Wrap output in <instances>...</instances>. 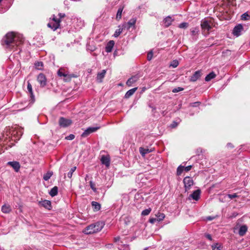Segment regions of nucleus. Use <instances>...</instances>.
Masks as SVG:
<instances>
[{
  "mask_svg": "<svg viewBox=\"0 0 250 250\" xmlns=\"http://www.w3.org/2000/svg\"><path fill=\"white\" fill-rule=\"evenodd\" d=\"M201 104L200 102H196L190 104V105L192 107H197Z\"/></svg>",
  "mask_w": 250,
  "mask_h": 250,
  "instance_id": "09e8293b",
  "label": "nucleus"
},
{
  "mask_svg": "<svg viewBox=\"0 0 250 250\" xmlns=\"http://www.w3.org/2000/svg\"><path fill=\"white\" fill-rule=\"evenodd\" d=\"M75 138V135L74 134H70L69 135L66 136L65 137V139L68 140H72Z\"/></svg>",
  "mask_w": 250,
  "mask_h": 250,
  "instance_id": "de8ad7c7",
  "label": "nucleus"
},
{
  "mask_svg": "<svg viewBox=\"0 0 250 250\" xmlns=\"http://www.w3.org/2000/svg\"><path fill=\"white\" fill-rule=\"evenodd\" d=\"M216 77V74L213 72H211L209 73L205 78V81L206 82H209L211 79L214 78Z\"/></svg>",
  "mask_w": 250,
  "mask_h": 250,
  "instance_id": "7c9ffc66",
  "label": "nucleus"
},
{
  "mask_svg": "<svg viewBox=\"0 0 250 250\" xmlns=\"http://www.w3.org/2000/svg\"><path fill=\"white\" fill-rule=\"evenodd\" d=\"M43 64L42 62H37L35 63V66L36 69L39 70L42 69Z\"/></svg>",
  "mask_w": 250,
  "mask_h": 250,
  "instance_id": "72a5a7b5",
  "label": "nucleus"
},
{
  "mask_svg": "<svg viewBox=\"0 0 250 250\" xmlns=\"http://www.w3.org/2000/svg\"><path fill=\"white\" fill-rule=\"evenodd\" d=\"M39 205L44 207L45 208L48 210H51L52 208L51 203L49 200H44L42 201L39 202Z\"/></svg>",
  "mask_w": 250,
  "mask_h": 250,
  "instance_id": "ddd939ff",
  "label": "nucleus"
},
{
  "mask_svg": "<svg viewBox=\"0 0 250 250\" xmlns=\"http://www.w3.org/2000/svg\"><path fill=\"white\" fill-rule=\"evenodd\" d=\"M106 72V70L104 69L101 72L98 73L96 80L99 83H102L103 82V79L104 77Z\"/></svg>",
  "mask_w": 250,
  "mask_h": 250,
  "instance_id": "6ab92c4d",
  "label": "nucleus"
},
{
  "mask_svg": "<svg viewBox=\"0 0 250 250\" xmlns=\"http://www.w3.org/2000/svg\"><path fill=\"white\" fill-rule=\"evenodd\" d=\"M139 79V77L137 75L133 76L129 78L127 81L126 84L128 86H130L132 84L136 82Z\"/></svg>",
  "mask_w": 250,
  "mask_h": 250,
  "instance_id": "aec40b11",
  "label": "nucleus"
},
{
  "mask_svg": "<svg viewBox=\"0 0 250 250\" xmlns=\"http://www.w3.org/2000/svg\"><path fill=\"white\" fill-rule=\"evenodd\" d=\"M153 57V52L152 51H150L147 54V58L148 61H150Z\"/></svg>",
  "mask_w": 250,
  "mask_h": 250,
  "instance_id": "49530a36",
  "label": "nucleus"
},
{
  "mask_svg": "<svg viewBox=\"0 0 250 250\" xmlns=\"http://www.w3.org/2000/svg\"><path fill=\"white\" fill-rule=\"evenodd\" d=\"M104 226L103 222H97L95 224L88 226L83 230V232L86 234H92L101 231Z\"/></svg>",
  "mask_w": 250,
  "mask_h": 250,
  "instance_id": "f03ea898",
  "label": "nucleus"
},
{
  "mask_svg": "<svg viewBox=\"0 0 250 250\" xmlns=\"http://www.w3.org/2000/svg\"><path fill=\"white\" fill-rule=\"evenodd\" d=\"M68 76L63 77H64V80L65 82H69L71 80L72 78H75L76 77V75L74 74H69L68 73H67Z\"/></svg>",
  "mask_w": 250,
  "mask_h": 250,
  "instance_id": "f704fd0d",
  "label": "nucleus"
},
{
  "mask_svg": "<svg viewBox=\"0 0 250 250\" xmlns=\"http://www.w3.org/2000/svg\"><path fill=\"white\" fill-rule=\"evenodd\" d=\"M174 21V19L170 16L166 17L163 21V24L165 27L169 26L172 22Z\"/></svg>",
  "mask_w": 250,
  "mask_h": 250,
  "instance_id": "2eb2a0df",
  "label": "nucleus"
},
{
  "mask_svg": "<svg viewBox=\"0 0 250 250\" xmlns=\"http://www.w3.org/2000/svg\"><path fill=\"white\" fill-rule=\"evenodd\" d=\"M114 41L112 40L110 41L109 42H108L105 48V51L107 53L111 52L114 47Z\"/></svg>",
  "mask_w": 250,
  "mask_h": 250,
  "instance_id": "412c9836",
  "label": "nucleus"
},
{
  "mask_svg": "<svg viewBox=\"0 0 250 250\" xmlns=\"http://www.w3.org/2000/svg\"><path fill=\"white\" fill-rule=\"evenodd\" d=\"M227 146L228 147H232V148L233 147V146H232V145L231 143H228Z\"/></svg>",
  "mask_w": 250,
  "mask_h": 250,
  "instance_id": "6e6d98bb",
  "label": "nucleus"
},
{
  "mask_svg": "<svg viewBox=\"0 0 250 250\" xmlns=\"http://www.w3.org/2000/svg\"><path fill=\"white\" fill-rule=\"evenodd\" d=\"M201 76V71L199 70L196 71L190 77L189 81L192 82H196L198 79H199L200 78Z\"/></svg>",
  "mask_w": 250,
  "mask_h": 250,
  "instance_id": "a211bd4d",
  "label": "nucleus"
},
{
  "mask_svg": "<svg viewBox=\"0 0 250 250\" xmlns=\"http://www.w3.org/2000/svg\"><path fill=\"white\" fill-rule=\"evenodd\" d=\"M188 22H183L179 24L178 27L181 29H186L188 26Z\"/></svg>",
  "mask_w": 250,
  "mask_h": 250,
  "instance_id": "e433bc0d",
  "label": "nucleus"
},
{
  "mask_svg": "<svg viewBox=\"0 0 250 250\" xmlns=\"http://www.w3.org/2000/svg\"><path fill=\"white\" fill-rule=\"evenodd\" d=\"M201 26L204 32L207 31V34H209V31L211 29V26L208 22L206 21H202Z\"/></svg>",
  "mask_w": 250,
  "mask_h": 250,
  "instance_id": "1a4fd4ad",
  "label": "nucleus"
},
{
  "mask_svg": "<svg viewBox=\"0 0 250 250\" xmlns=\"http://www.w3.org/2000/svg\"><path fill=\"white\" fill-rule=\"evenodd\" d=\"M192 167V166H191V165L188 166L186 167H184V170L187 172L189 171V170H191Z\"/></svg>",
  "mask_w": 250,
  "mask_h": 250,
  "instance_id": "3c124183",
  "label": "nucleus"
},
{
  "mask_svg": "<svg viewBox=\"0 0 250 250\" xmlns=\"http://www.w3.org/2000/svg\"><path fill=\"white\" fill-rule=\"evenodd\" d=\"M53 175V172L52 171H48L45 174H44L43 176V179L45 181H48Z\"/></svg>",
  "mask_w": 250,
  "mask_h": 250,
  "instance_id": "473e14b6",
  "label": "nucleus"
},
{
  "mask_svg": "<svg viewBox=\"0 0 250 250\" xmlns=\"http://www.w3.org/2000/svg\"><path fill=\"white\" fill-rule=\"evenodd\" d=\"M61 20L57 19L54 15L52 16V19L47 24V26L52 29L53 31L56 30L60 27Z\"/></svg>",
  "mask_w": 250,
  "mask_h": 250,
  "instance_id": "7ed1b4c3",
  "label": "nucleus"
},
{
  "mask_svg": "<svg viewBox=\"0 0 250 250\" xmlns=\"http://www.w3.org/2000/svg\"><path fill=\"white\" fill-rule=\"evenodd\" d=\"M91 205L93 208L94 211H97L100 210L101 206L100 203L95 201H92L91 202Z\"/></svg>",
  "mask_w": 250,
  "mask_h": 250,
  "instance_id": "4be33fe9",
  "label": "nucleus"
},
{
  "mask_svg": "<svg viewBox=\"0 0 250 250\" xmlns=\"http://www.w3.org/2000/svg\"><path fill=\"white\" fill-rule=\"evenodd\" d=\"M205 236L209 240H210V241L212 240V237H211V235L210 234H205Z\"/></svg>",
  "mask_w": 250,
  "mask_h": 250,
  "instance_id": "864d4df0",
  "label": "nucleus"
},
{
  "mask_svg": "<svg viewBox=\"0 0 250 250\" xmlns=\"http://www.w3.org/2000/svg\"><path fill=\"white\" fill-rule=\"evenodd\" d=\"M58 188L57 186L54 187L51 189L49 193L52 197H54L58 194Z\"/></svg>",
  "mask_w": 250,
  "mask_h": 250,
  "instance_id": "a878e982",
  "label": "nucleus"
},
{
  "mask_svg": "<svg viewBox=\"0 0 250 250\" xmlns=\"http://www.w3.org/2000/svg\"><path fill=\"white\" fill-rule=\"evenodd\" d=\"M156 221H157L156 218H151L149 220V222L151 224H154Z\"/></svg>",
  "mask_w": 250,
  "mask_h": 250,
  "instance_id": "8fccbe9b",
  "label": "nucleus"
},
{
  "mask_svg": "<svg viewBox=\"0 0 250 250\" xmlns=\"http://www.w3.org/2000/svg\"><path fill=\"white\" fill-rule=\"evenodd\" d=\"M177 125H178L177 123H176V122H175V121H173V122H172V123L171 124V125H170V127H171V128H175V127H176V126H177Z\"/></svg>",
  "mask_w": 250,
  "mask_h": 250,
  "instance_id": "603ef678",
  "label": "nucleus"
},
{
  "mask_svg": "<svg viewBox=\"0 0 250 250\" xmlns=\"http://www.w3.org/2000/svg\"><path fill=\"white\" fill-rule=\"evenodd\" d=\"M100 126L89 127L84 131V132L82 134L81 136L83 138L86 137L91 133L96 132L100 129Z\"/></svg>",
  "mask_w": 250,
  "mask_h": 250,
  "instance_id": "0eeeda50",
  "label": "nucleus"
},
{
  "mask_svg": "<svg viewBox=\"0 0 250 250\" xmlns=\"http://www.w3.org/2000/svg\"><path fill=\"white\" fill-rule=\"evenodd\" d=\"M68 72L65 71V69L63 68H61L58 71L57 74L59 77H66L68 76L67 75Z\"/></svg>",
  "mask_w": 250,
  "mask_h": 250,
  "instance_id": "393cba45",
  "label": "nucleus"
},
{
  "mask_svg": "<svg viewBox=\"0 0 250 250\" xmlns=\"http://www.w3.org/2000/svg\"><path fill=\"white\" fill-rule=\"evenodd\" d=\"M227 196L230 199H232L233 198L238 197V195H237V193H234L233 194H228L227 195Z\"/></svg>",
  "mask_w": 250,
  "mask_h": 250,
  "instance_id": "c03bdc74",
  "label": "nucleus"
},
{
  "mask_svg": "<svg viewBox=\"0 0 250 250\" xmlns=\"http://www.w3.org/2000/svg\"><path fill=\"white\" fill-rule=\"evenodd\" d=\"M102 164L104 165L106 167H108L110 166V158L109 155H103L101 159Z\"/></svg>",
  "mask_w": 250,
  "mask_h": 250,
  "instance_id": "f8f14e48",
  "label": "nucleus"
},
{
  "mask_svg": "<svg viewBox=\"0 0 250 250\" xmlns=\"http://www.w3.org/2000/svg\"><path fill=\"white\" fill-rule=\"evenodd\" d=\"M7 165L11 166L16 172H18L20 168V165L18 162L12 161L8 162Z\"/></svg>",
  "mask_w": 250,
  "mask_h": 250,
  "instance_id": "dca6fc26",
  "label": "nucleus"
},
{
  "mask_svg": "<svg viewBox=\"0 0 250 250\" xmlns=\"http://www.w3.org/2000/svg\"><path fill=\"white\" fill-rule=\"evenodd\" d=\"M72 123V120L64 117H60L59 120V125L62 127H66Z\"/></svg>",
  "mask_w": 250,
  "mask_h": 250,
  "instance_id": "423d86ee",
  "label": "nucleus"
},
{
  "mask_svg": "<svg viewBox=\"0 0 250 250\" xmlns=\"http://www.w3.org/2000/svg\"><path fill=\"white\" fill-rule=\"evenodd\" d=\"M241 19L243 21H249L250 20V16L247 13H245L241 15Z\"/></svg>",
  "mask_w": 250,
  "mask_h": 250,
  "instance_id": "c9c22d12",
  "label": "nucleus"
},
{
  "mask_svg": "<svg viewBox=\"0 0 250 250\" xmlns=\"http://www.w3.org/2000/svg\"><path fill=\"white\" fill-rule=\"evenodd\" d=\"M190 31L192 40L196 41L199 32V28L197 27L192 28L190 29Z\"/></svg>",
  "mask_w": 250,
  "mask_h": 250,
  "instance_id": "4468645a",
  "label": "nucleus"
},
{
  "mask_svg": "<svg viewBox=\"0 0 250 250\" xmlns=\"http://www.w3.org/2000/svg\"><path fill=\"white\" fill-rule=\"evenodd\" d=\"M137 89V87H135L128 90L125 95V98L126 99L129 98L135 93Z\"/></svg>",
  "mask_w": 250,
  "mask_h": 250,
  "instance_id": "5701e85b",
  "label": "nucleus"
},
{
  "mask_svg": "<svg viewBox=\"0 0 250 250\" xmlns=\"http://www.w3.org/2000/svg\"><path fill=\"white\" fill-rule=\"evenodd\" d=\"M125 249H128V246H125Z\"/></svg>",
  "mask_w": 250,
  "mask_h": 250,
  "instance_id": "680f3d73",
  "label": "nucleus"
},
{
  "mask_svg": "<svg viewBox=\"0 0 250 250\" xmlns=\"http://www.w3.org/2000/svg\"><path fill=\"white\" fill-rule=\"evenodd\" d=\"M149 107L152 109V110H155L156 108L155 107H154L153 106H152L151 105H149Z\"/></svg>",
  "mask_w": 250,
  "mask_h": 250,
  "instance_id": "052dcab7",
  "label": "nucleus"
},
{
  "mask_svg": "<svg viewBox=\"0 0 250 250\" xmlns=\"http://www.w3.org/2000/svg\"><path fill=\"white\" fill-rule=\"evenodd\" d=\"M90 186L91 188L93 190L94 192H96L97 189L95 187V185L92 181H90L89 182Z\"/></svg>",
  "mask_w": 250,
  "mask_h": 250,
  "instance_id": "37998d69",
  "label": "nucleus"
},
{
  "mask_svg": "<svg viewBox=\"0 0 250 250\" xmlns=\"http://www.w3.org/2000/svg\"><path fill=\"white\" fill-rule=\"evenodd\" d=\"M237 215V213L234 212V213H233V215H232V216H233V217H235V216H236Z\"/></svg>",
  "mask_w": 250,
  "mask_h": 250,
  "instance_id": "bf43d9fd",
  "label": "nucleus"
},
{
  "mask_svg": "<svg viewBox=\"0 0 250 250\" xmlns=\"http://www.w3.org/2000/svg\"><path fill=\"white\" fill-rule=\"evenodd\" d=\"M212 250H223V246L221 244L216 243L211 245Z\"/></svg>",
  "mask_w": 250,
  "mask_h": 250,
  "instance_id": "c756f323",
  "label": "nucleus"
},
{
  "mask_svg": "<svg viewBox=\"0 0 250 250\" xmlns=\"http://www.w3.org/2000/svg\"><path fill=\"white\" fill-rule=\"evenodd\" d=\"M140 152L144 156L145 154L149 152L148 149H145L143 147L140 148Z\"/></svg>",
  "mask_w": 250,
  "mask_h": 250,
  "instance_id": "ea45409f",
  "label": "nucleus"
},
{
  "mask_svg": "<svg viewBox=\"0 0 250 250\" xmlns=\"http://www.w3.org/2000/svg\"><path fill=\"white\" fill-rule=\"evenodd\" d=\"M151 211V209L150 208L146 209L142 211L141 214L143 216L147 215L150 213Z\"/></svg>",
  "mask_w": 250,
  "mask_h": 250,
  "instance_id": "a19ab883",
  "label": "nucleus"
},
{
  "mask_svg": "<svg viewBox=\"0 0 250 250\" xmlns=\"http://www.w3.org/2000/svg\"><path fill=\"white\" fill-rule=\"evenodd\" d=\"M243 30V27L241 24L237 25L234 27L232 31V34L234 36L238 37L240 36L241 32Z\"/></svg>",
  "mask_w": 250,
  "mask_h": 250,
  "instance_id": "9b49d317",
  "label": "nucleus"
},
{
  "mask_svg": "<svg viewBox=\"0 0 250 250\" xmlns=\"http://www.w3.org/2000/svg\"><path fill=\"white\" fill-rule=\"evenodd\" d=\"M248 230V227L246 225H243L240 227L239 230V234L240 236H244Z\"/></svg>",
  "mask_w": 250,
  "mask_h": 250,
  "instance_id": "b1692460",
  "label": "nucleus"
},
{
  "mask_svg": "<svg viewBox=\"0 0 250 250\" xmlns=\"http://www.w3.org/2000/svg\"><path fill=\"white\" fill-rule=\"evenodd\" d=\"M184 170V166H179L177 169V175H180Z\"/></svg>",
  "mask_w": 250,
  "mask_h": 250,
  "instance_id": "4c0bfd02",
  "label": "nucleus"
},
{
  "mask_svg": "<svg viewBox=\"0 0 250 250\" xmlns=\"http://www.w3.org/2000/svg\"><path fill=\"white\" fill-rule=\"evenodd\" d=\"M184 184V188L186 191L188 190L193 185V181L192 179L188 176L186 177L183 180Z\"/></svg>",
  "mask_w": 250,
  "mask_h": 250,
  "instance_id": "20e7f679",
  "label": "nucleus"
},
{
  "mask_svg": "<svg viewBox=\"0 0 250 250\" xmlns=\"http://www.w3.org/2000/svg\"><path fill=\"white\" fill-rule=\"evenodd\" d=\"M157 217V219L158 222L164 220L165 217V215L163 213L158 212L157 214H156Z\"/></svg>",
  "mask_w": 250,
  "mask_h": 250,
  "instance_id": "2f4dec72",
  "label": "nucleus"
},
{
  "mask_svg": "<svg viewBox=\"0 0 250 250\" xmlns=\"http://www.w3.org/2000/svg\"><path fill=\"white\" fill-rule=\"evenodd\" d=\"M201 190L197 189L193 191V192L189 195V197L192 198L195 201H198L200 197Z\"/></svg>",
  "mask_w": 250,
  "mask_h": 250,
  "instance_id": "f3484780",
  "label": "nucleus"
},
{
  "mask_svg": "<svg viewBox=\"0 0 250 250\" xmlns=\"http://www.w3.org/2000/svg\"><path fill=\"white\" fill-rule=\"evenodd\" d=\"M183 90H184L183 88L180 87H176V88H174V89H173L172 90V92L173 93H177V92L183 91Z\"/></svg>",
  "mask_w": 250,
  "mask_h": 250,
  "instance_id": "79ce46f5",
  "label": "nucleus"
},
{
  "mask_svg": "<svg viewBox=\"0 0 250 250\" xmlns=\"http://www.w3.org/2000/svg\"><path fill=\"white\" fill-rule=\"evenodd\" d=\"M27 89L29 93L30 103L33 104L35 102V96L33 94L32 85L29 82H28Z\"/></svg>",
  "mask_w": 250,
  "mask_h": 250,
  "instance_id": "9d476101",
  "label": "nucleus"
},
{
  "mask_svg": "<svg viewBox=\"0 0 250 250\" xmlns=\"http://www.w3.org/2000/svg\"><path fill=\"white\" fill-rule=\"evenodd\" d=\"M119 29H117L114 34V37L115 38H117L122 33V32H123V30L125 29L124 28H123V25H122V26H119Z\"/></svg>",
  "mask_w": 250,
  "mask_h": 250,
  "instance_id": "c85d7f7f",
  "label": "nucleus"
},
{
  "mask_svg": "<svg viewBox=\"0 0 250 250\" xmlns=\"http://www.w3.org/2000/svg\"><path fill=\"white\" fill-rule=\"evenodd\" d=\"M213 219V217H211V216H209L208 217V220H212Z\"/></svg>",
  "mask_w": 250,
  "mask_h": 250,
  "instance_id": "13d9d810",
  "label": "nucleus"
},
{
  "mask_svg": "<svg viewBox=\"0 0 250 250\" xmlns=\"http://www.w3.org/2000/svg\"><path fill=\"white\" fill-rule=\"evenodd\" d=\"M178 62L176 60H174L172 62V63L170 64V66H172L173 68H175L178 65Z\"/></svg>",
  "mask_w": 250,
  "mask_h": 250,
  "instance_id": "a18cd8bd",
  "label": "nucleus"
},
{
  "mask_svg": "<svg viewBox=\"0 0 250 250\" xmlns=\"http://www.w3.org/2000/svg\"><path fill=\"white\" fill-rule=\"evenodd\" d=\"M59 18L58 19H60L61 20V19L65 17V15L64 13H59Z\"/></svg>",
  "mask_w": 250,
  "mask_h": 250,
  "instance_id": "5fc2aeb1",
  "label": "nucleus"
},
{
  "mask_svg": "<svg viewBox=\"0 0 250 250\" xmlns=\"http://www.w3.org/2000/svg\"><path fill=\"white\" fill-rule=\"evenodd\" d=\"M37 81L42 87H45L47 84V79L45 75L42 73H40L37 76Z\"/></svg>",
  "mask_w": 250,
  "mask_h": 250,
  "instance_id": "39448f33",
  "label": "nucleus"
},
{
  "mask_svg": "<svg viewBox=\"0 0 250 250\" xmlns=\"http://www.w3.org/2000/svg\"><path fill=\"white\" fill-rule=\"evenodd\" d=\"M1 211L4 213H8L11 211V208L9 205H4L1 207Z\"/></svg>",
  "mask_w": 250,
  "mask_h": 250,
  "instance_id": "bb28decb",
  "label": "nucleus"
},
{
  "mask_svg": "<svg viewBox=\"0 0 250 250\" xmlns=\"http://www.w3.org/2000/svg\"><path fill=\"white\" fill-rule=\"evenodd\" d=\"M76 167H72L70 171L67 173V177L69 178H71L72 176L73 172L76 170Z\"/></svg>",
  "mask_w": 250,
  "mask_h": 250,
  "instance_id": "58836bf2",
  "label": "nucleus"
},
{
  "mask_svg": "<svg viewBox=\"0 0 250 250\" xmlns=\"http://www.w3.org/2000/svg\"><path fill=\"white\" fill-rule=\"evenodd\" d=\"M23 42V38L21 35L15 34L14 32L8 33L2 40V44L5 45L7 48L12 49L15 46H19Z\"/></svg>",
  "mask_w": 250,
  "mask_h": 250,
  "instance_id": "f257e3e1",
  "label": "nucleus"
},
{
  "mask_svg": "<svg viewBox=\"0 0 250 250\" xmlns=\"http://www.w3.org/2000/svg\"><path fill=\"white\" fill-rule=\"evenodd\" d=\"M136 21L137 19L136 18L131 19L127 23H125L122 24L123 28L125 29L126 28L127 30H129L131 27H133V28H135Z\"/></svg>",
  "mask_w": 250,
  "mask_h": 250,
  "instance_id": "6e6552de",
  "label": "nucleus"
},
{
  "mask_svg": "<svg viewBox=\"0 0 250 250\" xmlns=\"http://www.w3.org/2000/svg\"><path fill=\"white\" fill-rule=\"evenodd\" d=\"M114 239H115V242H117V241H119L120 237H117L115 238Z\"/></svg>",
  "mask_w": 250,
  "mask_h": 250,
  "instance_id": "4d7b16f0",
  "label": "nucleus"
},
{
  "mask_svg": "<svg viewBox=\"0 0 250 250\" xmlns=\"http://www.w3.org/2000/svg\"><path fill=\"white\" fill-rule=\"evenodd\" d=\"M124 7L123 6H121L119 8V9L117 11V15H116V20L117 21H119L121 19L122 14L123 11L124 10Z\"/></svg>",
  "mask_w": 250,
  "mask_h": 250,
  "instance_id": "cd10ccee",
  "label": "nucleus"
}]
</instances>
